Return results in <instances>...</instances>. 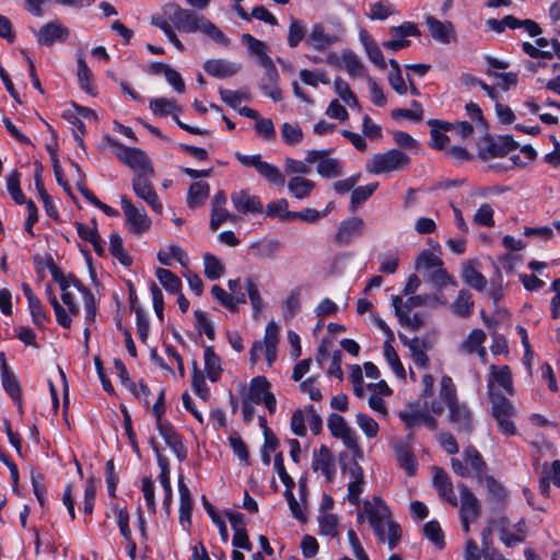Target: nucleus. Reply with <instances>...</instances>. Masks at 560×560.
<instances>
[{
    "mask_svg": "<svg viewBox=\"0 0 560 560\" xmlns=\"http://www.w3.org/2000/svg\"><path fill=\"white\" fill-rule=\"evenodd\" d=\"M205 275L210 280L219 279L224 273L221 261L212 254L203 255Z\"/></svg>",
    "mask_w": 560,
    "mask_h": 560,
    "instance_id": "nucleus-53",
    "label": "nucleus"
},
{
    "mask_svg": "<svg viewBox=\"0 0 560 560\" xmlns=\"http://www.w3.org/2000/svg\"><path fill=\"white\" fill-rule=\"evenodd\" d=\"M153 174H137L132 179V189L137 197L143 199L155 212L162 211V205L152 187L150 177Z\"/></svg>",
    "mask_w": 560,
    "mask_h": 560,
    "instance_id": "nucleus-10",
    "label": "nucleus"
},
{
    "mask_svg": "<svg viewBox=\"0 0 560 560\" xmlns=\"http://www.w3.org/2000/svg\"><path fill=\"white\" fill-rule=\"evenodd\" d=\"M281 137L289 145H295L302 141L303 131L298 124L284 122L281 126Z\"/></svg>",
    "mask_w": 560,
    "mask_h": 560,
    "instance_id": "nucleus-57",
    "label": "nucleus"
},
{
    "mask_svg": "<svg viewBox=\"0 0 560 560\" xmlns=\"http://www.w3.org/2000/svg\"><path fill=\"white\" fill-rule=\"evenodd\" d=\"M68 36V30L58 22H49L44 25L38 34V43L50 46L57 40H65Z\"/></svg>",
    "mask_w": 560,
    "mask_h": 560,
    "instance_id": "nucleus-26",
    "label": "nucleus"
},
{
    "mask_svg": "<svg viewBox=\"0 0 560 560\" xmlns=\"http://www.w3.org/2000/svg\"><path fill=\"white\" fill-rule=\"evenodd\" d=\"M464 281L471 288L482 291L486 289V278L470 264H466L463 267L462 272Z\"/></svg>",
    "mask_w": 560,
    "mask_h": 560,
    "instance_id": "nucleus-40",
    "label": "nucleus"
},
{
    "mask_svg": "<svg viewBox=\"0 0 560 560\" xmlns=\"http://www.w3.org/2000/svg\"><path fill=\"white\" fill-rule=\"evenodd\" d=\"M322 535L335 537L337 535L338 517L335 514L325 513L318 517Z\"/></svg>",
    "mask_w": 560,
    "mask_h": 560,
    "instance_id": "nucleus-63",
    "label": "nucleus"
},
{
    "mask_svg": "<svg viewBox=\"0 0 560 560\" xmlns=\"http://www.w3.org/2000/svg\"><path fill=\"white\" fill-rule=\"evenodd\" d=\"M495 387V384L502 387L506 394L514 395V387L512 381L511 370L508 365L497 368L495 365L490 366V374L488 377L487 386L489 384Z\"/></svg>",
    "mask_w": 560,
    "mask_h": 560,
    "instance_id": "nucleus-25",
    "label": "nucleus"
},
{
    "mask_svg": "<svg viewBox=\"0 0 560 560\" xmlns=\"http://www.w3.org/2000/svg\"><path fill=\"white\" fill-rule=\"evenodd\" d=\"M384 357H385L386 361L388 362V364L390 365V368L393 369L394 373L399 378H405L406 377L405 369L399 360V357H398L396 350L392 346V341H385Z\"/></svg>",
    "mask_w": 560,
    "mask_h": 560,
    "instance_id": "nucleus-52",
    "label": "nucleus"
},
{
    "mask_svg": "<svg viewBox=\"0 0 560 560\" xmlns=\"http://www.w3.org/2000/svg\"><path fill=\"white\" fill-rule=\"evenodd\" d=\"M363 510L378 541L386 542L390 550L396 548L401 539V527L393 520L385 501L374 497L372 501L364 502Z\"/></svg>",
    "mask_w": 560,
    "mask_h": 560,
    "instance_id": "nucleus-1",
    "label": "nucleus"
},
{
    "mask_svg": "<svg viewBox=\"0 0 560 560\" xmlns=\"http://www.w3.org/2000/svg\"><path fill=\"white\" fill-rule=\"evenodd\" d=\"M198 31L222 46H228L230 44V39L224 35V33L206 16H203Z\"/></svg>",
    "mask_w": 560,
    "mask_h": 560,
    "instance_id": "nucleus-50",
    "label": "nucleus"
},
{
    "mask_svg": "<svg viewBox=\"0 0 560 560\" xmlns=\"http://www.w3.org/2000/svg\"><path fill=\"white\" fill-rule=\"evenodd\" d=\"M250 250L258 259H273L279 250V243L271 240L256 242L252 244Z\"/></svg>",
    "mask_w": 560,
    "mask_h": 560,
    "instance_id": "nucleus-35",
    "label": "nucleus"
},
{
    "mask_svg": "<svg viewBox=\"0 0 560 560\" xmlns=\"http://www.w3.org/2000/svg\"><path fill=\"white\" fill-rule=\"evenodd\" d=\"M409 162L410 159L406 153L393 149L372 155L365 165V170L370 174L380 175L401 171L409 165Z\"/></svg>",
    "mask_w": 560,
    "mask_h": 560,
    "instance_id": "nucleus-3",
    "label": "nucleus"
},
{
    "mask_svg": "<svg viewBox=\"0 0 560 560\" xmlns=\"http://www.w3.org/2000/svg\"><path fill=\"white\" fill-rule=\"evenodd\" d=\"M392 71L388 73V82L390 86L400 95L406 94L407 86L401 75L399 63L395 59L389 60Z\"/></svg>",
    "mask_w": 560,
    "mask_h": 560,
    "instance_id": "nucleus-55",
    "label": "nucleus"
},
{
    "mask_svg": "<svg viewBox=\"0 0 560 560\" xmlns=\"http://www.w3.org/2000/svg\"><path fill=\"white\" fill-rule=\"evenodd\" d=\"M155 455H156L158 465L161 469L160 476H159L160 483H161L164 492L173 491L172 485H171V471H170V467H168V460L165 456H163L160 453V450H158V448H155Z\"/></svg>",
    "mask_w": 560,
    "mask_h": 560,
    "instance_id": "nucleus-58",
    "label": "nucleus"
},
{
    "mask_svg": "<svg viewBox=\"0 0 560 560\" xmlns=\"http://www.w3.org/2000/svg\"><path fill=\"white\" fill-rule=\"evenodd\" d=\"M256 171L261 177L273 185L282 186L285 182L279 167L268 162L261 161Z\"/></svg>",
    "mask_w": 560,
    "mask_h": 560,
    "instance_id": "nucleus-42",
    "label": "nucleus"
},
{
    "mask_svg": "<svg viewBox=\"0 0 560 560\" xmlns=\"http://www.w3.org/2000/svg\"><path fill=\"white\" fill-rule=\"evenodd\" d=\"M164 15L172 22L174 27L183 33L198 32L203 15H199L194 11L182 9L176 3H166L162 8Z\"/></svg>",
    "mask_w": 560,
    "mask_h": 560,
    "instance_id": "nucleus-5",
    "label": "nucleus"
},
{
    "mask_svg": "<svg viewBox=\"0 0 560 560\" xmlns=\"http://www.w3.org/2000/svg\"><path fill=\"white\" fill-rule=\"evenodd\" d=\"M487 336L481 329H472L469 335L458 346L457 351L460 354H474L481 346H483Z\"/></svg>",
    "mask_w": 560,
    "mask_h": 560,
    "instance_id": "nucleus-31",
    "label": "nucleus"
},
{
    "mask_svg": "<svg viewBox=\"0 0 560 560\" xmlns=\"http://www.w3.org/2000/svg\"><path fill=\"white\" fill-rule=\"evenodd\" d=\"M341 62L346 71L352 77H361L364 72L363 63L353 51H343Z\"/></svg>",
    "mask_w": 560,
    "mask_h": 560,
    "instance_id": "nucleus-46",
    "label": "nucleus"
},
{
    "mask_svg": "<svg viewBox=\"0 0 560 560\" xmlns=\"http://www.w3.org/2000/svg\"><path fill=\"white\" fill-rule=\"evenodd\" d=\"M458 489L462 498L460 516L477 520L480 515L479 500L466 485L459 483Z\"/></svg>",
    "mask_w": 560,
    "mask_h": 560,
    "instance_id": "nucleus-18",
    "label": "nucleus"
},
{
    "mask_svg": "<svg viewBox=\"0 0 560 560\" xmlns=\"http://www.w3.org/2000/svg\"><path fill=\"white\" fill-rule=\"evenodd\" d=\"M314 187V182L302 176H294L288 182V189L296 199L307 198Z\"/></svg>",
    "mask_w": 560,
    "mask_h": 560,
    "instance_id": "nucleus-34",
    "label": "nucleus"
},
{
    "mask_svg": "<svg viewBox=\"0 0 560 560\" xmlns=\"http://www.w3.org/2000/svg\"><path fill=\"white\" fill-rule=\"evenodd\" d=\"M179 492V521L182 524L191 523L192 500L187 485L182 476L178 478Z\"/></svg>",
    "mask_w": 560,
    "mask_h": 560,
    "instance_id": "nucleus-29",
    "label": "nucleus"
},
{
    "mask_svg": "<svg viewBox=\"0 0 560 560\" xmlns=\"http://www.w3.org/2000/svg\"><path fill=\"white\" fill-rule=\"evenodd\" d=\"M337 42L338 36L326 32L322 23H315L307 32L305 44L317 51H323Z\"/></svg>",
    "mask_w": 560,
    "mask_h": 560,
    "instance_id": "nucleus-12",
    "label": "nucleus"
},
{
    "mask_svg": "<svg viewBox=\"0 0 560 560\" xmlns=\"http://www.w3.org/2000/svg\"><path fill=\"white\" fill-rule=\"evenodd\" d=\"M2 385L10 397L18 404L19 408H21L22 394L20 384L16 377L8 371L5 364L2 366Z\"/></svg>",
    "mask_w": 560,
    "mask_h": 560,
    "instance_id": "nucleus-38",
    "label": "nucleus"
},
{
    "mask_svg": "<svg viewBox=\"0 0 560 560\" xmlns=\"http://www.w3.org/2000/svg\"><path fill=\"white\" fill-rule=\"evenodd\" d=\"M279 73L276 66L265 69V75L259 84L262 93L270 97L273 102L282 100L281 91L278 85Z\"/></svg>",
    "mask_w": 560,
    "mask_h": 560,
    "instance_id": "nucleus-24",
    "label": "nucleus"
},
{
    "mask_svg": "<svg viewBox=\"0 0 560 560\" xmlns=\"http://www.w3.org/2000/svg\"><path fill=\"white\" fill-rule=\"evenodd\" d=\"M234 208L244 214L261 213L262 205L259 197L250 195L247 190H240L231 195Z\"/></svg>",
    "mask_w": 560,
    "mask_h": 560,
    "instance_id": "nucleus-15",
    "label": "nucleus"
},
{
    "mask_svg": "<svg viewBox=\"0 0 560 560\" xmlns=\"http://www.w3.org/2000/svg\"><path fill=\"white\" fill-rule=\"evenodd\" d=\"M198 31L222 46H228L230 44V39L224 35V33L206 16H203Z\"/></svg>",
    "mask_w": 560,
    "mask_h": 560,
    "instance_id": "nucleus-48",
    "label": "nucleus"
},
{
    "mask_svg": "<svg viewBox=\"0 0 560 560\" xmlns=\"http://www.w3.org/2000/svg\"><path fill=\"white\" fill-rule=\"evenodd\" d=\"M120 205L126 222L130 225V232L140 235L150 229L151 219L147 215L143 208L136 207L126 196L121 197Z\"/></svg>",
    "mask_w": 560,
    "mask_h": 560,
    "instance_id": "nucleus-9",
    "label": "nucleus"
},
{
    "mask_svg": "<svg viewBox=\"0 0 560 560\" xmlns=\"http://www.w3.org/2000/svg\"><path fill=\"white\" fill-rule=\"evenodd\" d=\"M450 421L458 431L470 433L472 430L471 412L465 405L455 404L448 407Z\"/></svg>",
    "mask_w": 560,
    "mask_h": 560,
    "instance_id": "nucleus-23",
    "label": "nucleus"
},
{
    "mask_svg": "<svg viewBox=\"0 0 560 560\" xmlns=\"http://www.w3.org/2000/svg\"><path fill=\"white\" fill-rule=\"evenodd\" d=\"M377 187L378 183H371L369 185L354 188L351 194L350 209L352 211L357 210L360 205L365 202L373 195Z\"/></svg>",
    "mask_w": 560,
    "mask_h": 560,
    "instance_id": "nucleus-45",
    "label": "nucleus"
},
{
    "mask_svg": "<svg viewBox=\"0 0 560 560\" xmlns=\"http://www.w3.org/2000/svg\"><path fill=\"white\" fill-rule=\"evenodd\" d=\"M203 69L209 75L225 79L236 74L241 65L224 59H209L203 63Z\"/></svg>",
    "mask_w": 560,
    "mask_h": 560,
    "instance_id": "nucleus-17",
    "label": "nucleus"
},
{
    "mask_svg": "<svg viewBox=\"0 0 560 560\" xmlns=\"http://www.w3.org/2000/svg\"><path fill=\"white\" fill-rule=\"evenodd\" d=\"M155 276L166 291L171 293L179 292L182 288V282L180 279L175 273H173L168 269L158 268L155 271Z\"/></svg>",
    "mask_w": 560,
    "mask_h": 560,
    "instance_id": "nucleus-43",
    "label": "nucleus"
},
{
    "mask_svg": "<svg viewBox=\"0 0 560 560\" xmlns=\"http://www.w3.org/2000/svg\"><path fill=\"white\" fill-rule=\"evenodd\" d=\"M46 294H47V299H48L49 303L51 304V306L55 311L58 324L60 326H62L63 328H70L71 327V317L67 314L66 310L58 302L50 285L46 287Z\"/></svg>",
    "mask_w": 560,
    "mask_h": 560,
    "instance_id": "nucleus-47",
    "label": "nucleus"
},
{
    "mask_svg": "<svg viewBox=\"0 0 560 560\" xmlns=\"http://www.w3.org/2000/svg\"><path fill=\"white\" fill-rule=\"evenodd\" d=\"M104 140L112 147L118 149L116 156L124 164L133 170L137 174H153V167L151 166L148 155L138 148L126 147L110 137H105Z\"/></svg>",
    "mask_w": 560,
    "mask_h": 560,
    "instance_id": "nucleus-4",
    "label": "nucleus"
},
{
    "mask_svg": "<svg viewBox=\"0 0 560 560\" xmlns=\"http://www.w3.org/2000/svg\"><path fill=\"white\" fill-rule=\"evenodd\" d=\"M306 162L317 163V173L322 177L336 178L343 172L342 162L338 159L329 158L328 150H308L306 152Z\"/></svg>",
    "mask_w": 560,
    "mask_h": 560,
    "instance_id": "nucleus-8",
    "label": "nucleus"
},
{
    "mask_svg": "<svg viewBox=\"0 0 560 560\" xmlns=\"http://www.w3.org/2000/svg\"><path fill=\"white\" fill-rule=\"evenodd\" d=\"M243 399L255 405L264 402L270 413L276 411L277 400L270 392V383L265 376H256L250 381L247 394Z\"/></svg>",
    "mask_w": 560,
    "mask_h": 560,
    "instance_id": "nucleus-7",
    "label": "nucleus"
},
{
    "mask_svg": "<svg viewBox=\"0 0 560 560\" xmlns=\"http://www.w3.org/2000/svg\"><path fill=\"white\" fill-rule=\"evenodd\" d=\"M433 485L441 498L445 499L453 506L457 505V498L447 474L439 467H434Z\"/></svg>",
    "mask_w": 560,
    "mask_h": 560,
    "instance_id": "nucleus-21",
    "label": "nucleus"
},
{
    "mask_svg": "<svg viewBox=\"0 0 560 560\" xmlns=\"http://www.w3.org/2000/svg\"><path fill=\"white\" fill-rule=\"evenodd\" d=\"M364 221L359 217H352L342 221L335 236L338 245H348L353 237L363 233Z\"/></svg>",
    "mask_w": 560,
    "mask_h": 560,
    "instance_id": "nucleus-14",
    "label": "nucleus"
},
{
    "mask_svg": "<svg viewBox=\"0 0 560 560\" xmlns=\"http://www.w3.org/2000/svg\"><path fill=\"white\" fill-rule=\"evenodd\" d=\"M392 304L395 311L396 316L399 319V323L412 330H418L423 326V320L420 317V315L415 314L410 315L411 311H406L401 306V298L398 295H395L392 298Z\"/></svg>",
    "mask_w": 560,
    "mask_h": 560,
    "instance_id": "nucleus-28",
    "label": "nucleus"
},
{
    "mask_svg": "<svg viewBox=\"0 0 560 560\" xmlns=\"http://www.w3.org/2000/svg\"><path fill=\"white\" fill-rule=\"evenodd\" d=\"M198 31L222 46H228L230 44V39L224 35V33L206 16H203Z\"/></svg>",
    "mask_w": 560,
    "mask_h": 560,
    "instance_id": "nucleus-49",
    "label": "nucleus"
},
{
    "mask_svg": "<svg viewBox=\"0 0 560 560\" xmlns=\"http://www.w3.org/2000/svg\"><path fill=\"white\" fill-rule=\"evenodd\" d=\"M109 252L121 265L129 267L132 264V259L126 253L122 240L118 233H112L109 236Z\"/></svg>",
    "mask_w": 560,
    "mask_h": 560,
    "instance_id": "nucleus-41",
    "label": "nucleus"
},
{
    "mask_svg": "<svg viewBox=\"0 0 560 560\" xmlns=\"http://www.w3.org/2000/svg\"><path fill=\"white\" fill-rule=\"evenodd\" d=\"M312 468L320 470L322 474L328 481H331L335 477V458L325 445H322L318 451H314Z\"/></svg>",
    "mask_w": 560,
    "mask_h": 560,
    "instance_id": "nucleus-16",
    "label": "nucleus"
},
{
    "mask_svg": "<svg viewBox=\"0 0 560 560\" xmlns=\"http://www.w3.org/2000/svg\"><path fill=\"white\" fill-rule=\"evenodd\" d=\"M474 302L471 300V294L462 290L458 293L457 299L451 305V310L460 317H468L472 313Z\"/></svg>",
    "mask_w": 560,
    "mask_h": 560,
    "instance_id": "nucleus-39",
    "label": "nucleus"
},
{
    "mask_svg": "<svg viewBox=\"0 0 560 560\" xmlns=\"http://www.w3.org/2000/svg\"><path fill=\"white\" fill-rule=\"evenodd\" d=\"M192 388L194 392L202 399L208 400L210 393L206 383L203 374L198 370L197 362H194V375H192Z\"/></svg>",
    "mask_w": 560,
    "mask_h": 560,
    "instance_id": "nucleus-62",
    "label": "nucleus"
},
{
    "mask_svg": "<svg viewBox=\"0 0 560 560\" xmlns=\"http://www.w3.org/2000/svg\"><path fill=\"white\" fill-rule=\"evenodd\" d=\"M429 281L439 290L451 284L456 285L457 282L441 267L436 268L429 275Z\"/></svg>",
    "mask_w": 560,
    "mask_h": 560,
    "instance_id": "nucleus-64",
    "label": "nucleus"
},
{
    "mask_svg": "<svg viewBox=\"0 0 560 560\" xmlns=\"http://www.w3.org/2000/svg\"><path fill=\"white\" fill-rule=\"evenodd\" d=\"M160 435L165 443L172 448L176 457L182 462L187 457V450L182 441L180 435L175 431L170 422L163 421L156 423Z\"/></svg>",
    "mask_w": 560,
    "mask_h": 560,
    "instance_id": "nucleus-13",
    "label": "nucleus"
},
{
    "mask_svg": "<svg viewBox=\"0 0 560 560\" xmlns=\"http://www.w3.org/2000/svg\"><path fill=\"white\" fill-rule=\"evenodd\" d=\"M305 25L302 21L291 18L289 31H288V45L291 48L299 46V44L307 36Z\"/></svg>",
    "mask_w": 560,
    "mask_h": 560,
    "instance_id": "nucleus-44",
    "label": "nucleus"
},
{
    "mask_svg": "<svg viewBox=\"0 0 560 560\" xmlns=\"http://www.w3.org/2000/svg\"><path fill=\"white\" fill-rule=\"evenodd\" d=\"M150 109L156 116L173 115L180 112L182 108L177 105L175 100L159 97L150 101Z\"/></svg>",
    "mask_w": 560,
    "mask_h": 560,
    "instance_id": "nucleus-37",
    "label": "nucleus"
},
{
    "mask_svg": "<svg viewBox=\"0 0 560 560\" xmlns=\"http://www.w3.org/2000/svg\"><path fill=\"white\" fill-rule=\"evenodd\" d=\"M279 343V327L275 322H270L265 329L264 341H255L249 351L252 364H256L260 359V352L265 350V357L268 366H271L277 359V347Z\"/></svg>",
    "mask_w": 560,
    "mask_h": 560,
    "instance_id": "nucleus-6",
    "label": "nucleus"
},
{
    "mask_svg": "<svg viewBox=\"0 0 560 560\" xmlns=\"http://www.w3.org/2000/svg\"><path fill=\"white\" fill-rule=\"evenodd\" d=\"M394 451L400 467L406 470L407 475L413 476L417 471L418 464L410 444L407 442H395Z\"/></svg>",
    "mask_w": 560,
    "mask_h": 560,
    "instance_id": "nucleus-19",
    "label": "nucleus"
},
{
    "mask_svg": "<svg viewBox=\"0 0 560 560\" xmlns=\"http://www.w3.org/2000/svg\"><path fill=\"white\" fill-rule=\"evenodd\" d=\"M399 339L405 347L409 349L410 357L415 364L421 369L428 368L429 358L427 351L431 348V343L425 338H408L404 335H399Z\"/></svg>",
    "mask_w": 560,
    "mask_h": 560,
    "instance_id": "nucleus-11",
    "label": "nucleus"
},
{
    "mask_svg": "<svg viewBox=\"0 0 560 560\" xmlns=\"http://www.w3.org/2000/svg\"><path fill=\"white\" fill-rule=\"evenodd\" d=\"M60 290L61 301L63 302L65 305H67L72 316H78L80 313V307L75 302L74 291L80 292L84 301L85 323H94L96 317L95 298L93 293L80 282L79 279H77V283H68L61 287Z\"/></svg>",
    "mask_w": 560,
    "mask_h": 560,
    "instance_id": "nucleus-2",
    "label": "nucleus"
},
{
    "mask_svg": "<svg viewBox=\"0 0 560 560\" xmlns=\"http://www.w3.org/2000/svg\"><path fill=\"white\" fill-rule=\"evenodd\" d=\"M423 533L439 549L445 545L444 536L440 524L436 521H430L423 526Z\"/></svg>",
    "mask_w": 560,
    "mask_h": 560,
    "instance_id": "nucleus-60",
    "label": "nucleus"
},
{
    "mask_svg": "<svg viewBox=\"0 0 560 560\" xmlns=\"http://www.w3.org/2000/svg\"><path fill=\"white\" fill-rule=\"evenodd\" d=\"M441 266H443L442 259L427 249L419 254L415 265L417 270H429L431 268H439Z\"/></svg>",
    "mask_w": 560,
    "mask_h": 560,
    "instance_id": "nucleus-59",
    "label": "nucleus"
},
{
    "mask_svg": "<svg viewBox=\"0 0 560 560\" xmlns=\"http://www.w3.org/2000/svg\"><path fill=\"white\" fill-rule=\"evenodd\" d=\"M242 42L247 45L252 54L258 58V62L264 69L275 66L272 59L267 55V45L252 36L250 34H243Z\"/></svg>",
    "mask_w": 560,
    "mask_h": 560,
    "instance_id": "nucleus-27",
    "label": "nucleus"
},
{
    "mask_svg": "<svg viewBox=\"0 0 560 560\" xmlns=\"http://www.w3.org/2000/svg\"><path fill=\"white\" fill-rule=\"evenodd\" d=\"M20 177H21V174L18 171H13L7 178V189H8L9 194L11 195L12 199L18 205H24L28 200H26L25 195L21 190Z\"/></svg>",
    "mask_w": 560,
    "mask_h": 560,
    "instance_id": "nucleus-51",
    "label": "nucleus"
},
{
    "mask_svg": "<svg viewBox=\"0 0 560 560\" xmlns=\"http://www.w3.org/2000/svg\"><path fill=\"white\" fill-rule=\"evenodd\" d=\"M440 398L443 400L447 407H451L455 404H458L456 399V388L453 384V381L450 376L444 375L441 378L440 383Z\"/></svg>",
    "mask_w": 560,
    "mask_h": 560,
    "instance_id": "nucleus-54",
    "label": "nucleus"
},
{
    "mask_svg": "<svg viewBox=\"0 0 560 560\" xmlns=\"http://www.w3.org/2000/svg\"><path fill=\"white\" fill-rule=\"evenodd\" d=\"M516 147V143H514L511 137H504L499 141L490 140L482 150V155L483 158H502Z\"/></svg>",
    "mask_w": 560,
    "mask_h": 560,
    "instance_id": "nucleus-30",
    "label": "nucleus"
},
{
    "mask_svg": "<svg viewBox=\"0 0 560 560\" xmlns=\"http://www.w3.org/2000/svg\"><path fill=\"white\" fill-rule=\"evenodd\" d=\"M425 24L431 36L442 43L450 44L454 36L453 24L451 22H441L432 15L425 18Z\"/></svg>",
    "mask_w": 560,
    "mask_h": 560,
    "instance_id": "nucleus-20",
    "label": "nucleus"
},
{
    "mask_svg": "<svg viewBox=\"0 0 560 560\" xmlns=\"http://www.w3.org/2000/svg\"><path fill=\"white\" fill-rule=\"evenodd\" d=\"M493 208L489 203H482L477 209L476 213L472 217V222L476 225L493 228L494 219H493Z\"/></svg>",
    "mask_w": 560,
    "mask_h": 560,
    "instance_id": "nucleus-56",
    "label": "nucleus"
},
{
    "mask_svg": "<svg viewBox=\"0 0 560 560\" xmlns=\"http://www.w3.org/2000/svg\"><path fill=\"white\" fill-rule=\"evenodd\" d=\"M355 422L369 439L375 438L377 435L380 429L378 424L370 416L359 412L355 416Z\"/></svg>",
    "mask_w": 560,
    "mask_h": 560,
    "instance_id": "nucleus-61",
    "label": "nucleus"
},
{
    "mask_svg": "<svg viewBox=\"0 0 560 560\" xmlns=\"http://www.w3.org/2000/svg\"><path fill=\"white\" fill-rule=\"evenodd\" d=\"M488 396L491 402V415H508L514 416L516 410L512 402L501 393L498 392L497 387L490 383L488 385Z\"/></svg>",
    "mask_w": 560,
    "mask_h": 560,
    "instance_id": "nucleus-22",
    "label": "nucleus"
},
{
    "mask_svg": "<svg viewBox=\"0 0 560 560\" xmlns=\"http://www.w3.org/2000/svg\"><path fill=\"white\" fill-rule=\"evenodd\" d=\"M209 185L205 182L192 183L187 194V205L190 208L200 206L209 196Z\"/></svg>",
    "mask_w": 560,
    "mask_h": 560,
    "instance_id": "nucleus-36",
    "label": "nucleus"
},
{
    "mask_svg": "<svg viewBox=\"0 0 560 560\" xmlns=\"http://www.w3.org/2000/svg\"><path fill=\"white\" fill-rule=\"evenodd\" d=\"M203 359H205V370L207 372L208 378L211 382H217L221 375L222 366H221V360L215 354L212 346H207L205 348Z\"/></svg>",
    "mask_w": 560,
    "mask_h": 560,
    "instance_id": "nucleus-33",
    "label": "nucleus"
},
{
    "mask_svg": "<svg viewBox=\"0 0 560 560\" xmlns=\"http://www.w3.org/2000/svg\"><path fill=\"white\" fill-rule=\"evenodd\" d=\"M211 294L221 305L231 311H236L237 304H244L246 302V298L243 292H240V295L229 294L217 284L212 287Z\"/></svg>",
    "mask_w": 560,
    "mask_h": 560,
    "instance_id": "nucleus-32",
    "label": "nucleus"
}]
</instances>
